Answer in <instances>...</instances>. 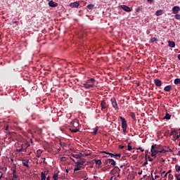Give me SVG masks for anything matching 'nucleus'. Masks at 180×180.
I'll return each mask as SVG.
<instances>
[{"label": "nucleus", "instance_id": "obj_1", "mask_svg": "<svg viewBox=\"0 0 180 180\" xmlns=\"http://www.w3.org/2000/svg\"><path fill=\"white\" fill-rule=\"evenodd\" d=\"M29 146H30L29 144V142H24L23 143H18L16 145V151L17 153H26V150L27 148V147H29Z\"/></svg>", "mask_w": 180, "mask_h": 180}, {"label": "nucleus", "instance_id": "obj_2", "mask_svg": "<svg viewBox=\"0 0 180 180\" xmlns=\"http://www.w3.org/2000/svg\"><path fill=\"white\" fill-rule=\"evenodd\" d=\"M120 119L122 122V128L124 133H127V122L126 121V119L123 117H120Z\"/></svg>", "mask_w": 180, "mask_h": 180}, {"label": "nucleus", "instance_id": "obj_3", "mask_svg": "<svg viewBox=\"0 0 180 180\" xmlns=\"http://www.w3.org/2000/svg\"><path fill=\"white\" fill-rule=\"evenodd\" d=\"M155 147H157V144H155V145H152L151 146V149H150V151H151V157H155V155L157 154H158V150L157 149H155Z\"/></svg>", "mask_w": 180, "mask_h": 180}, {"label": "nucleus", "instance_id": "obj_4", "mask_svg": "<svg viewBox=\"0 0 180 180\" xmlns=\"http://www.w3.org/2000/svg\"><path fill=\"white\" fill-rule=\"evenodd\" d=\"M112 108L115 109V110H119V106L117 105V102L116 101V98H112L110 99Z\"/></svg>", "mask_w": 180, "mask_h": 180}, {"label": "nucleus", "instance_id": "obj_5", "mask_svg": "<svg viewBox=\"0 0 180 180\" xmlns=\"http://www.w3.org/2000/svg\"><path fill=\"white\" fill-rule=\"evenodd\" d=\"M83 86L84 88H85L86 89H91V88H94L95 84H90L89 82H88V81L83 84Z\"/></svg>", "mask_w": 180, "mask_h": 180}, {"label": "nucleus", "instance_id": "obj_6", "mask_svg": "<svg viewBox=\"0 0 180 180\" xmlns=\"http://www.w3.org/2000/svg\"><path fill=\"white\" fill-rule=\"evenodd\" d=\"M85 162H86V160L84 158H81L80 159L78 160V161L75 162V164L81 167V165H84Z\"/></svg>", "mask_w": 180, "mask_h": 180}, {"label": "nucleus", "instance_id": "obj_7", "mask_svg": "<svg viewBox=\"0 0 180 180\" xmlns=\"http://www.w3.org/2000/svg\"><path fill=\"white\" fill-rule=\"evenodd\" d=\"M71 157H72L73 158H76V160H79L81 158H82V157H85V155H84L82 153H79L78 154H72L70 155Z\"/></svg>", "mask_w": 180, "mask_h": 180}, {"label": "nucleus", "instance_id": "obj_8", "mask_svg": "<svg viewBox=\"0 0 180 180\" xmlns=\"http://www.w3.org/2000/svg\"><path fill=\"white\" fill-rule=\"evenodd\" d=\"M101 110H103V109H108L109 108V105H108L105 100L101 101Z\"/></svg>", "mask_w": 180, "mask_h": 180}, {"label": "nucleus", "instance_id": "obj_9", "mask_svg": "<svg viewBox=\"0 0 180 180\" xmlns=\"http://www.w3.org/2000/svg\"><path fill=\"white\" fill-rule=\"evenodd\" d=\"M120 8H121V9H122L125 12H131V8L126 5H121L120 6Z\"/></svg>", "mask_w": 180, "mask_h": 180}, {"label": "nucleus", "instance_id": "obj_10", "mask_svg": "<svg viewBox=\"0 0 180 180\" xmlns=\"http://www.w3.org/2000/svg\"><path fill=\"white\" fill-rule=\"evenodd\" d=\"M174 15H176V13H178V12H179L180 11V7L178 6H174L172 9Z\"/></svg>", "mask_w": 180, "mask_h": 180}, {"label": "nucleus", "instance_id": "obj_11", "mask_svg": "<svg viewBox=\"0 0 180 180\" xmlns=\"http://www.w3.org/2000/svg\"><path fill=\"white\" fill-rule=\"evenodd\" d=\"M69 6H70V8H78V6H79V2L75 1L73 3H70Z\"/></svg>", "mask_w": 180, "mask_h": 180}, {"label": "nucleus", "instance_id": "obj_12", "mask_svg": "<svg viewBox=\"0 0 180 180\" xmlns=\"http://www.w3.org/2000/svg\"><path fill=\"white\" fill-rule=\"evenodd\" d=\"M154 84L155 85H156L158 87H160L162 85V82H161V80H160L159 79H154Z\"/></svg>", "mask_w": 180, "mask_h": 180}, {"label": "nucleus", "instance_id": "obj_13", "mask_svg": "<svg viewBox=\"0 0 180 180\" xmlns=\"http://www.w3.org/2000/svg\"><path fill=\"white\" fill-rule=\"evenodd\" d=\"M49 6H51V8H56V6H58V4L55 3L53 1H50L49 2Z\"/></svg>", "mask_w": 180, "mask_h": 180}, {"label": "nucleus", "instance_id": "obj_14", "mask_svg": "<svg viewBox=\"0 0 180 180\" xmlns=\"http://www.w3.org/2000/svg\"><path fill=\"white\" fill-rule=\"evenodd\" d=\"M172 89V85H168V86H166L165 88H164V91L165 92H169V91H171Z\"/></svg>", "mask_w": 180, "mask_h": 180}, {"label": "nucleus", "instance_id": "obj_15", "mask_svg": "<svg viewBox=\"0 0 180 180\" xmlns=\"http://www.w3.org/2000/svg\"><path fill=\"white\" fill-rule=\"evenodd\" d=\"M107 161H109V164H110V165H116V161L113 159H108Z\"/></svg>", "mask_w": 180, "mask_h": 180}, {"label": "nucleus", "instance_id": "obj_16", "mask_svg": "<svg viewBox=\"0 0 180 180\" xmlns=\"http://www.w3.org/2000/svg\"><path fill=\"white\" fill-rule=\"evenodd\" d=\"M129 116H130V117H131V119L133 120H134V121L136 120V114H134V112H129Z\"/></svg>", "mask_w": 180, "mask_h": 180}, {"label": "nucleus", "instance_id": "obj_17", "mask_svg": "<svg viewBox=\"0 0 180 180\" xmlns=\"http://www.w3.org/2000/svg\"><path fill=\"white\" fill-rule=\"evenodd\" d=\"M169 47H175V43L172 41H168Z\"/></svg>", "mask_w": 180, "mask_h": 180}, {"label": "nucleus", "instance_id": "obj_18", "mask_svg": "<svg viewBox=\"0 0 180 180\" xmlns=\"http://www.w3.org/2000/svg\"><path fill=\"white\" fill-rule=\"evenodd\" d=\"M81 168H82V167L79 166V165H76L75 168L74 169V172L81 170Z\"/></svg>", "mask_w": 180, "mask_h": 180}, {"label": "nucleus", "instance_id": "obj_19", "mask_svg": "<svg viewBox=\"0 0 180 180\" xmlns=\"http://www.w3.org/2000/svg\"><path fill=\"white\" fill-rule=\"evenodd\" d=\"M163 119H165L166 120H169V119H171V115L167 112Z\"/></svg>", "mask_w": 180, "mask_h": 180}, {"label": "nucleus", "instance_id": "obj_20", "mask_svg": "<svg viewBox=\"0 0 180 180\" xmlns=\"http://www.w3.org/2000/svg\"><path fill=\"white\" fill-rule=\"evenodd\" d=\"M156 16H161L162 15V10H158L155 13Z\"/></svg>", "mask_w": 180, "mask_h": 180}, {"label": "nucleus", "instance_id": "obj_21", "mask_svg": "<svg viewBox=\"0 0 180 180\" xmlns=\"http://www.w3.org/2000/svg\"><path fill=\"white\" fill-rule=\"evenodd\" d=\"M96 165H102V160H95Z\"/></svg>", "mask_w": 180, "mask_h": 180}, {"label": "nucleus", "instance_id": "obj_22", "mask_svg": "<svg viewBox=\"0 0 180 180\" xmlns=\"http://www.w3.org/2000/svg\"><path fill=\"white\" fill-rule=\"evenodd\" d=\"M174 84L175 85H179L180 84V79L179 78H176L174 79Z\"/></svg>", "mask_w": 180, "mask_h": 180}, {"label": "nucleus", "instance_id": "obj_23", "mask_svg": "<svg viewBox=\"0 0 180 180\" xmlns=\"http://www.w3.org/2000/svg\"><path fill=\"white\" fill-rule=\"evenodd\" d=\"M41 180H46V174H44V172H42L41 173Z\"/></svg>", "mask_w": 180, "mask_h": 180}, {"label": "nucleus", "instance_id": "obj_24", "mask_svg": "<svg viewBox=\"0 0 180 180\" xmlns=\"http://www.w3.org/2000/svg\"><path fill=\"white\" fill-rule=\"evenodd\" d=\"M70 130L71 133H77V131H79V129H77V128L73 129H70Z\"/></svg>", "mask_w": 180, "mask_h": 180}, {"label": "nucleus", "instance_id": "obj_25", "mask_svg": "<svg viewBox=\"0 0 180 180\" xmlns=\"http://www.w3.org/2000/svg\"><path fill=\"white\" fill-rule=\"evenodd\" d=\"M22 165H24V167H26L27 168H29V161L22 162Z\"/></svg>", "mask_w": 180, "mask_h": 180}, {"label": "nucleus", "instance_id": "obj_26", "mask_svg": "<svg viewBox=\"0 0 180 180\" xmlns=\"http://www.w3.org/2000/svg\"><path fill=\"white\" fill-rule=\"evenodd\" d=\"M174 133H175V134H178V131H176V130L172 129V131L170 132V136H174Z\"/></svg>", "mask_w": 180, "mask_h": 180}, {"label": "nucleus", "instance_id": "obj_27", "mask_svg": "<svg viewBox=\"0 0 180 180\" xmlns=\"http://www.w3.org/2000/svg\"><path fill=\"white\" fill-rule=\"evenodd\" d=\"M94 6H95L94 4H89V5L86 6V8H87L88 9L92 10V9H94Z\"/></svg>", "mask_w": 180, "mask_h": 180}, {"label": "nucleus", "instance_id": "obj_28", "mask_svg": "<svg viewBox=\"0 0 180 180\" xmlns=\"http://www.w3.org/2000/svg\"><path fill=\"white\" fill-rule=\"evenodd\" d=\"M167 153V150L165 149H162L161 150H158V154H165Z\"/></svg>", "mask_w": 180, "mask_h": 180}, {"label": "nucleus", "instance_id": "obj_29", "mask_svg": "<svg viewBox=\"0 0 180 180\" xmlns=\"http://www.w3.org/2000/svg\"><path fill=\"white\" fill-rule=\"evenodd\" d=\"M130 143H128L127 145V150L128 151H131L133 150V148H131V146H130Z\"/></svg>", "mask_w": 180, "mask_h": 180}, {"label": "nucleus", "instance_id": "obj_30", "mask_svg": "<svg viewBox=\"0 0 180 180\" xmlns=\"http://www.w3.org/2000/svg\"><path fill=\"white\" fill-rule=\"evenodd\" d=\"M176 172H179L180 171V166L179 165H176L175 166Z\"/></svg>", "mask_w": 180, "mask_h": 180}, {"label": "nucleus", "instance_id": "obj_31", "mask_svg": "<svg viewBox=\"0 0 180 180\" xmlns=\"http://www.w3.org/2000/svg\"><path fill=\"white\" fill-rule=\"evenodd\" d=\"M157 38H155V37H152V38H150V43H154V41H157Z\"/></svg>", "mask_w": 180, "mask_h": 180}, {"label": "nucleus", "instance_id": "obj_32", "mask_svg": "<svg viewBox=\"0 0 180 180\" xmlns=\"http://www.w3.org/2000/svg\"><path fill=\"white\" fill-rule=\"evenodd\" d=\"M98 127H96L94 129V134H96L98 133Z\"/></svg>", "mask_w": 180, "mask_h": 180}, {"label": "nucleus", "instance_id": "obj_33", "mask_svg": "<svg viewBox=\"0 0 180 180\" xmlns=\"http://www.w3.org/2000/svg\"><path fill=\"white\" fill-rule=\"evenodd\" d=\"M88 82H89L91 84V82H92V84H94V82H96L95 79L94 78H91L90 79L87 80Z\"/></svg>", "mask_w": 180, "mask_h": 180}, {"label": "nucleus", "instance_id": "obj_34", "mask_svg": "<svg viewBox=\"0 0 180 180\" xmlns=\"http://www.w3.org/2000/svg\"><path fill=\"white\" fill-rule=\"evenodd\" d=\"M168 179L169 180H173L174 179V175H172V174H169L168 176Z\"/></svg>", "mask_w": 180, "mask_h": 180}, {"label": "nucleus", "instance_id": "obj_35", "mask_svg": "<svg viewBox=\"0 0 180 180\" xmlns=\"http://www.w3.org/2000/svg\"><path fill=\"white\" fill-rule=\"evenodd\" d=\"M4 130H6V131H9V125H4Z\"/></svg>", "mask_w": 180, "mask_h": 180}, {"label": "nucleus", "instance_id": "obj_36", "mask_svg": "<svg viewBox=\"0 0 180 180\" xmlns=\"http://www.w3.org/2000/svg\"><path fill=\"white\" fill-rule=\"evenodd\" d=\"M175 19H176L177 20H180V15L179 14H176L174 15Z\"/></svg>", "mask_w": 180, "mask_h": 180}, {"label": "nucleus", "instance_id": "obj_37", "mask_svg": "<svg viewBox=\"0 0 180 180\" xmlns=\"http://www.w3.org/2000/svg\"><path fill=\"white\" fill-rule=\"evenodd\" d=\"M148 164V160H147V158H146V162L142 165V167H146Z\"/></svg>", "mask_w": 180, "mask_h": 180}, {"label": "nucleus", "instance_id": "obj_38", "mask_svg": "<svg viewBox=\"0 0 180 180\" xmlns=\"http://www.w3.org/2000/svg\"><path fill=\"white\" fill-rule=\"evenodd\" d=\"M53 179H57V178H58V174L57 173H55L53 175Z\"/></svg>", "mask_w": 180, "mask_h": 180}, {"label": "nucleus", "instance_id": "obj_39", "mask_svg": "<svg viewBox=\"0 0 180 180\" xmlns=\"http://www.w3.org/2000/svg\"><path fill=\"white\" fill-rule=\"evenodd\" d=\"M117 157H119V158H120V157H122V154H120V153L115 154V158H117Z\"/></svg>", "mask_w": 180, "mask_h": 180}, {"label": "nucleus", "instance_id": "obj_40", "mask_svg": "<svg viewBox=\"0 0 180 180\" xmlns=\"http://www.w3.org/2000/svg\"><path fill=\"white\" fill-rule=\"evenodd\" d=\"M108 155H110L111 158H113V157H115V154L112 153H108Z\"/></svg>", "mask_w": 180, "mask_h": 180}, {"label": "nucleus", "instance_id": "obj_41", "mask_svg": "<svg viewBox=\"0 0 180 180\" xmlns=\"http://www.w3.org/2000/svg\"><path fill=\"white\" fill-rule=\"evenodd\" d=\"M148 161L153 162V159L150 156H148Z\"/></svg>", "mask_w": 180, "mask_h": 180}, {"label": "nucleus", "instance_id": "obj_42", "mask_svg": "<svg viewBox=\"0 0 180 180\" xmlns=\"http://www.w3.org/2000/svg\"><path fill=\"white\" fill-rule=\"evenodd\" d=\"M119 148L120 150H123V148H124V146L120 145Z\"/></svg>", "mask_w": 180, "mask_h": 180}, {"label": "nucleus", "instance_id": "obj_43", "mask_svg": "<svg viewBox=\"0 0 180 180\" xmlns=\"http://www.w3.org/2000/svg\"><path fill=\"white\" fill-rule=\"evenodd\" d=\"M13 178L14 179H18V175H16V174H13Z\"/></svg>", "mask_w": 180, "mask_h": 180}, {"label": "nucleus", "instance_id": "obj_44", "mask_svg": "<svg viewBox=\"0 0 180 180\" xmlns=\"http://www.w3.org/2000/svg\"><path fill=\"white\" fill-rule=\"evenodd\" d=\"M136 150H140L141 151V153H144V149H143L141 148H138Z\"/></svg>", "mask_w": 180, "mask_h": 180}, {"label": "nucleus", "instance_id": "obj_45", "mask_svg": "<svg viewBox=\"0 0 180 180\" xmlns=\"http://www.w3.org/2000/svg\"><path fill=\"white\" fill-rule=\"evenodd\" d=\"M147 1L148 2V4H152L154 2V0H147Z\"/></svg>", "mask_w": 180, "mask_h": 180}, {"label": "nucleus", "instance_id": "obj_46", "mask_svg": "<svg viewBox=\"0 0 180 180\" xmlns=\"http://www.w3.org/2000/svg\"><path fill=\"white\" fill-rule=\"evenodd\" d=\"M141 10V8L139 7L138 8L136 9V12H140Z\"/></svg>", "mask_w": 180, "mask_h": 180}, {"label": "nucleus", "instance_id": "obj_47", "mask_svg": "<svg viewBox=\"0 0 180 180\" xmlns=\"http://www.w3.org/2000/svg\"><path fill=\"white\" fill-rule=\"evenodd\" d=\"M70 160H72V161H73V162H76L75 160H74V158H72V156H70Z\"/></svg>", "mask_w": 180, "mask_h": 180}, {"label": "nucleus", "instance_id": "obj_48", "mask_svg": "<svg viewBox=\"0 0 180 180\" xmlns=\"http://www.w3.org/2000/svg\"><path fill=\"white\" fill-rule=\"evenodd\" d=\"M155 150H160V146H157V145H156V146L155 147Z\"/></svg>", "mask_w": 180, "mask_h": 180}, {"label": "nucleus", "instance_id": "obj_49", "mask_svg": "<svg viewBox=\"0 0 180 180\" xmlns=\"http://www.w3.org/2000/svg\"><path fill=\"white\" fill-rule=\"evenodd\" d=\"M13 175H16V169H14V170L13 171Z\"/></svg>", "mask_w": 180, "mask_h": 180}, {"label": "nucleus", "instance_id": "obj_50", "mask_svg": "<svg viewBox=\"0 0 180 180\" xmlns=\"http://www.w3.org/2000/svg\"><path fill=\"white\" fill-rule=\"evenodd\" d=\"M13 23L14 25H18V23H19V22H18V21H13Z\"/></svg>", "mask_w": 180, "mask_h": 180}, {"label": "nucleus", "instance_id": "obj_51", "mask_svg": "<svg viewBox=\"0 0 180 180\" xmlns=\"http://www.w3.org/2000/svg\"><path fill=\"white\" fill-rule=\"evenodd\" d=\"M60 146H61L62 147H64V146H65V143H60Z\"/></svg>", "mask_w": 180, "mask_h": 180}, {"label": "nucleus", "instance_id": "obj_52", "mask_svg": "<svg viewBox=\"0 0 180 180\" xmlns=\"http://www.w3.org/2000/svg\"><path fill=\"white\" fill-rule=\"evenodd\" d=\"M103 153H104V154H108V155H109V154H110V153L106 152V151H103Z\"/></svg>", "mask_w": 180, "mask_h": 180}, {"label": "nucleus", "instance_id": "obj_53", "mask_svg": "<svg viewBox=\"0 0 180 180\" xmlns=\"http://www.w3.org/2000/svg\"><path fill=\"white\" fill-rule=\"evenodd\" d=\"M114 169H118V171H120V169L119 167H115Z\"/></svg>", "mask_w": 180, "mask_h": 180}, {"label": "nucleus", "instance_id": "obj_54", "mask_svg": "<svg viewBox=\"0 0 180 180\" xmlns=\"http://www.w3.org/2000/svg\"><path fill=\"white\" fill-rule=\"evenodd\" d=\"M172 172V170H169L167 172V174H171V172Z\"/></svg>", "mask_w": 180, "mask_h": 180}, {"label": "nucleus", "instance_id": "obj_55", "mask_svg": "<svg viewBox=\"0 0 180 180\" xmlns=\"http://www.w3.org/2000/svg\"><path fill=\"white\" fill-rule=\"evenodd\" d=\"M167 175H168V173H166L165 175L163 176V178H167Z\"/></svg>", "mask_w": 180, "mask_h": 180}, {"label": "nucleus", "instance_id": "obj_56", "mask_svg": "<svg viewBox=\"0 0 180 180\" xmlns=\"http://www.w3.org/2000/svg\"><path fill=\"white\" fill-rule=\"evenodd\" d=\"M155 179H157V178H160V176L156 175V176H155Z\"/></svg>", "mask_w": 180, "mask_h": 180}, {"label": "nucleus", "instance_id": "obj_57", "mask_svg": "<svg viewBox=\"0 0 180 180\" xmlns=\"http://www.w3.org/2000/svg\"><path fill=\"white\" fill-rule=\"evenodd\" d=\"M139 175H141V174H143V171H141L140 172L138 173Z\"/></svg>", "mask_w": 180, "mask_h": 180}, {"label": "nucleus", "instance_id": "obj_58", "mask_svg": "<svg viewBox=\"0 0 180 180\" xmlns=\"http://www.w3.org/2000/svg\"><path fill=\"white\" fill-rule=\"evenodd\" d=\"M74 123H75V126H78V122H74Z\"/></svg>", "mask_w": 180, "mask_h": 180}, {"label": "nucleus", "instance_id": "obj_59", "mask_svg": "<svg viewBox=\"0 0 180 180\" xmlns=\"http://www.w3.org/2000/svg\"><path fill=\"white\" fill-rule=\"evenodd\" d=\"M151 176H152V179L151 180H155V179H154V177H153V173H151Z\"/></svg>", "mask_w": 180, "mask_h": 180}, {"label": "nucleus", "instance_id": "obj_60", "mask_svg": "<svg viewBox=\"0 0 180 180\" xmlns=\"http://www.w3.org/2000/svg\"><path fill=\"white\" fill-rule=\"evenodd\" d=\"M46 180H50V176L46 178Z\"/></svg>", "mask_w": 180, "mask_h": 180}, {"label": "nucleus", "instance_id": "obj_61", "mask_svg": "<svg viewBox=\"0 0 180 180\" xmlns=\"http://www.w3.org/2000/svg\"><path fill=\"white\" fill-rule=\"evenodd\" d=\"M178 58L180 60V54L178 55Z\"/></svg>", "mask_w": 180, "mask_h": 180}, {"label": "nucleus", "instance_id": "obj_62", "mask_svg": "<svg viewBox=\"0 0 180 180\" xmlns=\"http://www.w3.org/2000/svg\"><path fill=\"white\" fill-rule=\"evenodd\" d=\"M3 175H4V174H1V176H0V179H1Z\"/></svg>", "mask_w": 180, "mask_h": 180}, {"label": "nucleus", "instance_id": "obj_63", "mask_svg": "<svg viewBox=\"0 0 180 180\" xmlns=\"http://www.w3.org/2000/svg\"><path fill=\"white\" fill-rule=\"evenodd\" d=\"M146 176H147V175H146V174L143 175V178H146Z\"/></svg>", "mask_w": 180, "mask_h": 180}, {"label": "nucleus", "instance_id": "obj_64", "mask_svg": "<svg viewBox=\"0 0 180 180\" xmlns=\"http://www.w3.org/2000/svg\"><path fill=\"white\" fill-rule=\"evenodd\" d=\"M162 174H165V171L162 172Z\"/></svg>", "mask_w": 180, "mask_h": 180}]
</instances>
